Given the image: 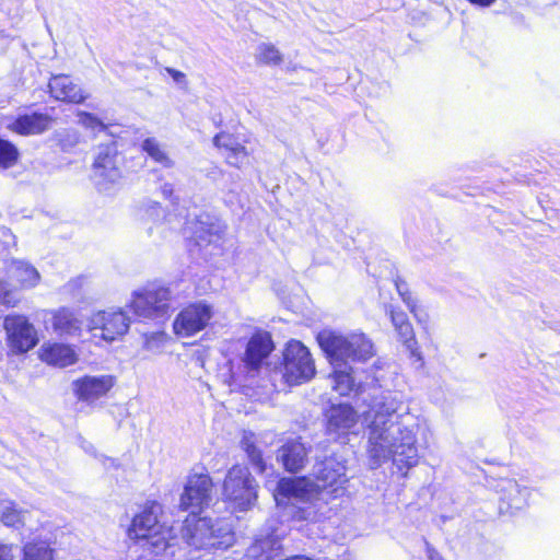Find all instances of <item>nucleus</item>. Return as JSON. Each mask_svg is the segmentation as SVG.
I'll return each instance as SVG.
<instances>
[{
  "instance_id": "f257e3e1",
  "label": "nucleus",
  "mask_w": 560,
  "mask_h": 560,
  "mask_svg": "<svg viewBox=\"0 0 560 560\" xmlns=\"http://www.w3.org/2000/svg\"><path fill=\"white\" fill-rule=\"evenodd\" d=\"M401 408L400 397L388 392L374 401L365 417L366 421L370 420L368 451L372 468L390 458L399 470L409 469L418 463L416 435L399 421Z\"/></svg>"
},
{
  "instance_id": "f03ea898",
  "label": "nucleus",
  "mask_w": 560,
  "mask_h": 560,
  "mask_svg": "<svg viewBox=\"0 0 560 560\" xmlns=\"http://www.w3.org/2000/svg\"><path fill=\"white\" fill-rule=\"evenodd\" d=\"M317 482L306 477L282 478L273 492L278 504L284 499L295 500L306 506H300L295 515L298 520L315 522L319 518V510L330 500L345 493L347 482L346 467L335 458H326L314 468Z\"/></svg>"
},
{
  "instance_id": "7ed1b4c3",
  "label": "nucleus",
  "mask_w": 560,
  "mask_h": 560,
  "mask_svg": "<svg viewBox=\"0 0 560 560\" xmlns=\"http://www.w3.org/2000/svg\"><path fill=\"white\" fill-rule=\"evenodd\" d=\"M317 339L334 369L332 389L341 396L358 393L360 385L355 383L349 361H366L372 358L374 349L371 340L363 334L343 336L330 330L319 332Z\"/></svg>"
},
{
  "instance_id": "20e7f679",
  "label": "nucleus",
  "mask_w": 560,
  "mask_h": 560,
  "mask_svg": "<svg viewBox=\"0 0 560 560\" xmlns=\"http://www.w3.org/2000/svg\"><path fill=\"white\" fill-rule=\"evenodd\" d=\"M182 537L188 547L196 550L226 549L234 544V533L229 522L208 517H187Z\"/></svg>"
},
{
  "instance_id": "39448f33",
  "label": "nucleus",
  "mask_w": 560,
  "mask_h": 560,
  "mask_svg": "<svg viewBox=\"0 0 560 560\" xmlns=\"http://www.w3.org/2000/svg\"><path fill=\"white\" fill-rule=\"evenodd\" d=\"M161 505L152 502L137 514L128 528V537L132 540L143 541V546L160 555L174 544L175 537L172 535V528H168L159 522Z\"/></svg>"
},
{
  "instance_id": "423d86ee",
  "label": "nucleus",
  "mask_w": 560,
  "mask_h": 560,
  "mask_svg": "<svg viewBox=\"0 0 560 560\" xmlns=\"http://www.w3.org/2000/svg\"><path fill=\"white\" fill-rule=\"evenodd\" d=\"M258 483L249 469L242 465L232 466L223 480L222 498L235 511H248L256 505Z\"/></svg>"
},
{
  "instance_id": "0eeeda50",
  "label": "nucleus",
  "mask_w": 560,
  "mask_h": 560,
  "mask_svg": "<svg viewBox=\"0 0 560 560\" xmlns=\"http://www.w3.org/2000/svg\"><path fill=\"white\" fill-rule=\"evenodd\" d=\"M172 292L163 285L151 284L132 294L130 307L139 317L159 318L168 314Z\"/></svg>"
},
{
  "instance_id": "6e6552de",
  "label": "nucleus",
  "mask_w": 560,
  "mask_h": 560,
  "mask_svg": "<svg viewBox=\"0 0 560 560\" xmlns=\"http://www.w3.org/2000/svg\"><path fill=\"white\" fill-rule=\"evenodd\" d=\"M282 378L289 386L310 381L315 374L314 362L307 348L292 340L283 353Z\"/></svg>"
},
{
  "instance_id": "1a4fd4ad",
  "label": "nucleus",
  "mask_w": 560,
  "mask_h": 560,
  "mask_svg": "<svg viewBox=\"0 0 560 560\" xmlns=\"http://www.w3.org/2000/svg\"><path fill=\"white\" fill-rule=\"evenodd\" d=\"M5 332V342L12 354H23L38 343V334L35 326L25 315L9 314L2 323Z\"/></svg>"
},
{
  "instance_id": "9d476101",
  "label": "nucleus",
  "mask_w": 560,
  "mask_h": 560,
  "mask_svg": "<svg viewBox=\"0 0 560 560\" xmlns=\"http://www.w3.org/2000/svg\"><path fill=\"white\" fill-rule=\"evenodd\" d=\"M88 326L94 337L114 341L128 331L130 318L121 308H109L94 313Z\"/></svg>"
},
{
  "instance_id": "9b49d317",
  "label": "nucleus",
  "mask_w": 560,
  "mask_h": 560,
  "mask_svg": "<svg viewBox=\"0 0 560 560\" xmlns=\"http://www.w3.org/2000/svg\"><path fill=\"white\" fill-rule=\"evenodd\" d=\"M214 316L212 305L196 302L183 308L174 319L173 329L179 337H191L207 328Z\"/></svg>"
},
{
  "instance_id": "f8f14e48",
  "label": "nucleus",
  "mask_w": 560,
  "mask_h": 560,
  "mask_svg": "<svg viewBox=\"0 0 560 560\" xmlns=\"http://www.w3.org/2000/svg\"><path fill=\"white\" fill-rule=\"evenodd\" d=\"M121 177L119 156L115 143L100 145L92 166V179L101 190L117 183Z\"/></svg>"
},
{
  "instance_id": "ddd939ff",
  "label": "nucleus",
  "mask_w": 560,
  "mask_h": 560,
  "mask_svg": "<svg viewBox=\"0 0 560 560\" xmlns=\"http://www.w3.org/2000/svg\"><path fill=\"white\" fill-rule=\"evenodd\" d=\"M212 479L206 474L189 476L184 492L180 495L179 508L183 511L191 510L195 514L208 506L211 502Z\"/></svg>"
},
{
  "instance_id": "4468645a",
  "label": "nucleus",
  "mask_w": 560,
  "mask_h": 560,
  "mask_svg": "<svg viewBox=\"0 0 560 560\" xmlns=\"http://www.w3.org/2000/svg\"><path fill=\"white\" fill-rule=\"evenodd\" d=\"M273 350V342L268 332H256L247 342L242 363L246 381L255 378Z\"/></svg>"
},
{
  "instance_id": "2eb2a0df",
  "label": "nucleus",
  "mask_w": 560,
  "mask_h": 560,
  "mask_svg": "<svg viewBox=\"0 0 560 560\" xmlns=\"http://www.w3.org/2000/svg\"><path fill=\"white\" fill-rule=\"evenodd\" d=\"M114 384L112 375H85L72 382V390L79 400L93 404L106 396Z\"/></svg>"
},
{
  "instance_id": "dca6fc26",
  "label": "nucleus",
  "mask_w": 560,
  "mask_h": 560,
  "mask_svg": "<svg viewBox=\"0 0 560 560\" xmlns=\"http://www.w3.org/2000/svg\"><path fill=\"white\" fill-rule=\"evenodd\" d=\"M48 88L54 100L58 102L78 105L89 97V93L66 74L51 77Z\"/></svg>"
},
{
  "instance_id": "f3484780",
  "label": "nucleus",
  "mask_w": 560,
  "mask_h": 560,
  "mask_svg": "<svg viewBox=\"0 0 560 560\" xmlns=\"http://www.w3.org/2000/svg\"><path fill=\"white\" fill-rule=\"evenodd\" d=\"M38 358L47 365L63 369L77 363L78 353L70 345L46 341L38 349Z\"/></svg>"
},
{
  "instance_id": "a211bd4d",
  "label": "nucleus",
  "mask_w": 560,
  "mask_h": 560,
  "mask_svg": "<svg viewBox=\"0 0 560 560\" xmlns=\"http://www.w3.org/2000/svg\"><path fill=\"white\" fill-rule=\"evenodd\" d=\"M8 280L22 290L33 289L40 281L38 270L25 260L12 259L5 265Z\"/></svg>"
},
{
  "instance_id": "6ab92c4d",
  "label": "nucleus",
  "mask_w": 560,
  "mask_h": 560,
  "mask_svg": "<svg viewBox=\"0 0 560 560\" xmlns=\"http://www.w3.org/2000/svg\"><path fill=\"white\" fill-rule=\"evenodd\" d=\"M358 413L349 405L332 406L327 413V431L330 434L342 435L358 424Z\"/></svg>"
},
{
  "instance_id": "aec40b11",
  "label": "nucleus",
  "mask_w": 560,
  "mask_h": 560,
  "mask_svg": "<svg viewBox=\"0 0 560 560\" xmlns=\"http://www.w3.org/2000/svg\"><path fill=\"white\" fill-rule=\"evenodd\" d=\"M213 144L222 151L225 162L236 168H242L248 161L247 149L228 132H221L213 138Z\"/></svg>"
},
{
  "instance_id": "412c9836",
  "label": "nucleus",
  "mask_w": 560,
  "mask_h": 560,
  "mask_svg": "<svg viewBox=\"0 0 560 560\" xmlns=\"http://www.w3.org/2000/svg\"><path fill=\"white\" fill-rule=\"evenodd\" d=\"M52 329L60 336H78L83 322L79 314L70 308L60 307L49 312Z\"/></svg>"
},
{
  "instance_id": "4be33fe9",
  "label": "nucleus",
  "mask_w": 560,
  "mask_h": 560,
  "mask_svg": "<svg viewBox=\"0 0 560 560\" xmlns=\"http://www.w3.org/2000/svg\"><path fill=\"white\" fill-rule=\"evenodd\" d=\"M282 534H267L255 540L248 548L247 556L254 560H272L280 555Z\"/></svg>"
},
{
  "instance_id": "5701e85b",
  "label": "nucleus",
  "mask_w": 560,
  "mask_h": 560,
  "mask_svg": "<svg viewBox=\"0 0 560 560\" xmlns=\"http://www.w3.org/2000/svg\"><path fill=\"white\" fill-rule=\"evenodd\" d=\"M51 121L52 119L48 115L33 114L18 118L8 127L16 133L28 136L44 132L50 127Z\"/></svg>"
},
{
  "instance_id": "b1692460",
  "label": "nucleus",
  "mask_w": 560,
  "mask_h": 560,
  "mask_svg": "<svg viewBox=\"0 0 560 560\" xmlns=\"http://www.w3.org/2000/svg\"><path fill=\"white\" fill-rule=\"evenodd\" d=\"M306 448L299 441H289L278 451L277 458L289 471L300 470L306 460Z\"/></svg>"
},
{
  "instance_id": "393cba45",
  "label": "nucleus",
  "mask_w": 560,
  "mask_h": 560,
  "mask_svg": "<svg viewBox=\"0 0 560 560\" xmlns=\"http://www.w3.org/2000/svg\"><path fill=\"white\" fill-rule=\"evenodd\" d=\"M497 491L501 494V499L514 510H521L527 504L529 491L525 487L522 488L515 480H501L497 485Z\"/></svg>"
},
{
  "instance_id": "a878e982",
  "label": "nucleus",
  "mask_w": 560,
  "mask_h": 560,
  "mask_svg": "<svg viewBox=\"0 0 560 560\" xmlns=\"http://www.w3.org/2000/svg\"><path fill=\"white\" fill-rule=\"evenodd\" d=\"M191 224L192 226L189 230L192 231L199 245L219 240L224 232V226L220 222L210 221L209 217L206 220H198Z\"/></svg>"
},
{
  "instance_id": "bb28decb",
  "label": "nucleus",
  "mask_w": 560,
  "mask_h": 560,
  "mask_svg": "<svg viewBox=\"0 0 560 560\" xmlns=\"http://www.w3.org/2000/svg\"><path fill=\"white\" fill-rule=\"evenodd\" d=\"M141 149L147 155L162 167L170 168L174 166L165 147L155 138H147L142 141Z\"/></svg>"
},
{
  "instance_id": "cd10ccee",
  "label": "nucleus",
  "mask_w": 560,
  "mask_h": 560,
  "mask_svg": "<svg viewBox=\"0 0 560 560\" xmlns=\"http://www.w3.org/2000/svg\"><path fill=\"white\" fill-rule=\"evenodd\" d=\"M25 512L12 501L0 502V521L10 527H19L24 523Z\"/></svg>"
},
{
  "instance_id": "c85d7f7f",
  "label": "nucleus",
  "mask_w": 560,
  "mask_h": 560,
  "mask_svg": "<svg viewBox=\"0 0 560 560\" xmlns=\"http://www.w3.org/2000/svg\"><path fill=\"white\" fill-rule=\"evenodd\" d=\"M78 121L82 127L94 133L106 131L113 126L107 118L88 112H80Z\"/></svg>"
},
{
  "instance_id": "c756f323",
  "label": "nucleus",
  "mask_w": 560,
  "mask_h": 560,
  "mask_svg": "<svg viewBox=\"0 0 560 560\" xmlns=\"http://www.w3.org/2000/svg\"><path fill=\"white\" fill-rule=\"evenodd\" d=\"M256 59L267 66H279L283 56L275 45L262 43L257 47Z\"/></svg>"
},
{
  "instance_id": "7c9ffc66",
  "label": "nucleus",
  "mask_w": 560,
  "mask_h": 560,
  "mask_svg": "<svg viewBox=\"0 0 560 560\" xmlns=\"http://www.w3.org/2000/svg\"><path fill=\"white\" fill-rule=\"evenodd\" d=\"M22 560H52V550L45 541L28 542L24 546Z\"/></svg>"
},
{
  "instance_id": "2f4dec72",
  "label": "nucleus",
  "mask_w": 560,
  "mask_h": 560,
  "mask_svg": "<svg viewBox=\"0 0 560 560\" xmlns=\"http://www.w3.org/2000/svg\"><path fill=\"white\" fill-rule=\"evenodd\" d=\"M241 444L252 464L255 465L260 472H264L265 463L262 460L260 451L255 445V435L250 432H245Z\"/></svg>"
},
{
  "instance_id": "473e14b6",
  "label": "nucleus",
  "mask_w": 560,
  "mask_h": 560,
  "mask_svg": "<svg viewBox=\"0 0 560 560\" xmlns=\"http://www.w3.org/2000/svg\"><path fill=\"white\" fill-rule=\"evenodd\" d=\"M143 343L142 347L145 351H149L151 353H161L166 341H167V335L163 331H155L151 334H144L142 336Z\"/></svg>"
},
{
  "instance_id": "72a5a7b5",
  "label": "nucleus",
  "mask_w": 560,
  "mask_h": 560,
  "mask_svg": "<svg viewBox=\"0 0 560 560\" xmlns=\"http://www.w3.org/2000/svg\"><path fill=\"white\" fill-rule=\"evenodd\" d=\"M407 349L410 351L412 357H416L419 361L422 360L418 343L415 339L413 328L410 323L399 326L396 328Z\"/></svg>"
},
{
  "instance_id": "f704fd0d",
  "label": "nucleus",
  "mask_w": 560,
  "mask_h": 560,
  "mask_svg": "<svg viewBox=\"0 0 560 560\" xmlns=\"http://www.w3.org/2000/svg\"><path fill=\"white\" fill-rule=\"evenodd\" d=\"M18 159V149L11 142L0 139V167L9 168L16 163Z\"/></svg>"
},
{
  "instance_id": "c9c22d12",
  "label": "nucleus",
  "mask_w": 560,
  "mask_h": 560,
  "mask_svg": "<svg viewBox=\"0 0 560 560\" xmlns=\"http://www.w3.org/2000/svg\"><path fill=\"white\" fill-rule=\"evenodd\" d=\"M9 283L0 278V304L8 307H14L19 304L20 299L15 295Z\"/></svg>"
},
{
  "instance_id": "e433bc0d",
  "label": "nucleus",
  "mask_w": 560,
  "mask_h": 560,
  "mask_svg": "<svg viewBox=\"0 0 560 560\" xmlns=\"http://www.w3.org/2000/svg\"><path fill=\"white\" fill-rule=\"evenodd\" d=\"M395 284H396V289H397L399 295L401 296L402 301L407 304L410 312L413 313L415 316H417L416 302L412 299V296L408 290V285L404 281H400V280H397Z\"/></svg>"
},
{
  "instance_id": "4c0bfd02",
  "label": "nucleus",
  "mask_w": 560,
  "mask_h": 560,
  "mask_svg": "<svg viewBox=\"0 0 560 560\" xmlns=\"http://www.w3.org/2000/svg\"><path fill=\"white\" fill-rule=\"evenodd\" d=\"M163 72H166L179 89H188V79L184 72L170 67L163 68Z\"/></svg>"
},
{
  "instance_id": "58836bf2",
  "label": "nucleus",
  "mask_w": 560,
  "mask_h": 560,
  "mask_svg": "<svg viewBox=\"0 0 560 560\" xmlns=\"http://www.w3.org/2000/svg\"><path fill=\"white\" fill-rule=\"evenodd\" d=\"M143 211L144 215L154 222L163 217V209L159 206L158 202H149L145 205Z\"/></svg>"
},
{
  "instance_id": "ea45409f",
  "label": "nucleus",
  "mask_w": 560,
  "mask_h": 560,
  "mask_svg": "<svg viewBox=\"0 0 560 560\" xmlns=\"http://www.w3.org/2000/svg\"><path fill=\"white\" fill-rule=\"evenodd\" d=\"M13 545L3 544L0 541V560H14Z\"/></svg>"
},
{
  "instance_id": "a19ab883",
  "label": "nucleus",
  "mask_w": 560,
  "mask_h": 560,
  "mask_svg": "<svg viewBox=\"0 0 560 560\" xmlns=\"http://www.w3.org/2000/svg\"><path fill=\"white\" fill-rule=\"evenodd\" d=\"M390 318L395 328L409 323L407 315L404 312L390 311Z\"/></svg>"
},
{
  "instance_id": "79ce46f5",
  "label": "nucleus",
  "mask_w": 560,
  "mask_h": 560,
  "mask_svg": "<svg viewBox=\"0 0 560 560\" xmlns=\"http://www.w3.org/2000/svg\"><path fill=\"white\" fill-rule=\"evenodd\" d=\"M427 552H428L429 560H443L442 557L434 549H432L429 546H428Z\"/></svg>"
},
{
  "instance_id": "37998d69",
  "label": "nucleus",
  "mask_w": 560,
  "mask_h": 560,
  "mask_svg": "<svg viewBox=\"0 0 560 560\" xmlns=\"http://www.w3.org/2000/svg\"><path fill=\"white\" fill-rule=\"evenodd\" d=\"M469 2L480 5V7H489L494 3L495 0H468Z\"/></svg>"
},
{
  "instance_id": "c03bdc74",
  "label": "nucleus",
  "mask_w": 560,
  "mask_h": 560,
  "mask_svg": "<svg viewBox=\"0 0 560 560\" xmlns=\"http://www.w3.org/2000/svg\"><path fill=\"white\" fill-rule=\"evenodd\" d=\"M162 194L165 198H168L173 194V187L171 184H165L162 186Z\"/></svg>"
},
{
  "instance_id": "a18cd8bd",
  "label": "nucleus",
  "mask_w": 560,
  "mask_h": 560,
  "mask_svg": "<svg viewBox=\"0 0 560 560\" xmlns=\"http://www.w3.org/2000/svg\"><path fill=\"white\" fill-rule=\"evenodd\" d=\"M166 223L170 224L171 229H176V226L173 224L172 215L165 217Z\"/></svg>"
}]
</instances>
